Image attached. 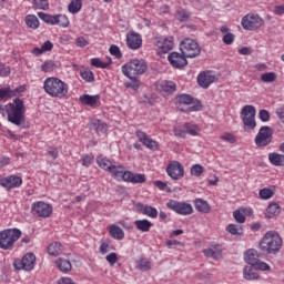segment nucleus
Here are the masks:
<instances>
[{"label":"nucleus","mask_w":284,"mask_h":284,"mask_svg":"<svg viewBox=\"0 0 284 284\" xmlns=\"http://www.w3.org/2000/svg\"><path fill=\"white\" fill-rule=\"evenodd\" d=\"M0 114H7L9 123L21 125L26 119V104L22 99L16 98L11 103L0 104Z\"/></svg>","instance_id":"obj_1"},{"label":"nucleus","mask_w":284,"mask_h":284,"mask_svg":"<svg viewBox=\"0 0 284 284\" xmlns=\"http://www.w3.org/2000/svg\"><path fill=\"white\" fill-rule=\"evenodd\" d=\"M258 247L263 254H278L281 247H283V239H281L276 231H268L260 241Z\"/></svg>","instance_id":"obj_2"},{"label":"nucleus","mask_w":284,"mask_h":284,"mask_svg":"<svg viewBox=\"0 0 284 284\" xmlns=\"http://www.w3.org/2000/svg\"><path fill=\"white\" fill-rule=\"evenodd\" d=\"M43 90L49 97H53V99H65V97H68L69 87L68 83L63 82L61 79L51 77L44 80Z\"/></svg>","instance_id":"obj_3"},{"label":"nucleus","mask_w":284,"mask_h":284,"mask_svg":"<svg viewBox=\"0 0 284 284\" xmlns=\"http://www.w3.org/2000/svg\"><path fill=\"white\" fill-rule=\"evenodd\" d=\"M122 72L128 79H136L148 72V62L143 59H133L122 67Z\"/></svg>","instance_id":"obj_4"},{"label":"nucleus","mask_w":284,"mask_h":284,"mask_svg":"<svg viewBox=\"0 0 284 284\" xmlns=\"http://www.w3.org/2000/svg\"><path fill=\"white\" fill-rule=\"evenodd\" d=\"M21 239V230L19 229H6L0 232V248L13 250L17 240Z\"/></svg>","instance_id":"obj_5"},{"label":"nucleus","mask_w":284,"mask_h":284,"mask_svg":"<svg viewBox=\"0 0 284 284\" xmlns=\"http://www.w3.org/2000/svg\"><path fill=\"white\" fill-rule=\"evenodd\" d=\"M180 50L187 59H194V57H199L201 54V47H199V42L191 38H185L180 43Z\"/></svg>","instance_id":"obj_6"},{"label":"nucleus","mask_w":284,"mask_h":284,"mask_svg":"<svg viewBox=\"0 0 284 284\" xmlns=\"http://www.w3.org/2000/svg\"><path fill=\"white\" fill-rule=\"evenodd\" d=\"M244 130H254L256 128V108L254 105H245L241 112Z\"/></svg>","instance_id":"obj_7"},{"label":"nucleus","mask_w":284,"mask_h":284,"mask_svg":"<svg viewBox=\"0 0 284 284\" xmlns=\"http://www.w3.org/2000/svg\"><path fill=\"white\" fill-rule=\"evenodd\" d=\"M263 23V18L258 14H246L242 18V28L244 30H258Z\"/></svg>","instance_id":"obj_8"},{"label":"nucleus","mask_w":284,"mask_h":284,"mask_svg":"<svg viewBox=\"0 0 284 284\" xmlns=\"http://www.w3.org/2000/svg\"><path fill=\"white\" fill-rule=\"evenodd\" d=\"M31 212L33 216H39L40 219H48L52 214V205L45 202H34L31 206Z\"/></svg>","instance_id":"obj_9"},{"label":"nucleus","mask_w":284,"mask_h":284,"mask_svg":"<svg viewBox=\"0 0 284 284\" xmlns=\"http://www.w3.org/2000/svg\"><path fill=\"white\" fill-rule=\"evenodd\" d=\"M272 129L270 126H262L255 136V145L257 148H265L272 143Z\"/></svg>","instance_id":"obj_10"},{"label":"nucleus","mask_w":284,"mask_h":284,"mask_svg":"<svg viewBox=\"0 0 284 284\" xmlns=\"http://www.w3.org/2000/svg\"><path fill=\"white\" fill-rule=\"evenodd\" d=\"M34 263H37V256L33 253H27L21 261H16L13 265L16 270L32 272L34 270Z\"/></svg>","instance_id":"obj_11"},{"label":"nucleus","mask_w":284,"mask_h":284,"mask_svg":"<svg viewBox=\"0 0 284 284\" xmlns=\"http://www.w3.org/2000/svg\"><path fill=\"white\" fill-rule=\"evenodd\" d=\"M166 207L169 210H173V212H176V214H181L182 216H189L194 212V209L189 203L185 202H176V201H170L166 203Z\"/></svg>","instance_id":"obj_12"},{"label":"nucleus","mask_w":284,"mask_h":284,"mask_svg":"<svg viewBox=\"0 0 284 284\" xmlns=\"http://www.w3.org/2000/svg\"><path fill=\"white\" fill-rule=\"evenodd\" d=\"M166 174L171 179H173V181H179V179H183L185 174V169L183 168V164H181L179 161H173L168 164Z\"/></svg>","instance_id":"obj_13"},{"label":"nucleus","mask_w":284,"mask_h":284,"mask_svg":"<svg viewBox=\"0 0 284 284\" xmlns=\"http://www.w3.org/2000/svg\"><path fill=\"white\" fill-rule=\"evenodd\" d=\"M155 44L163 54H168L174 48V38L159 37L155 38Z\"/></svg>","instance_id":"obj_14"},{"label":"nucleus","mask_w":284,"mask_h":284,"mask_svg":"<svg viewBox=\"0 0 284 284\" xmlns=\"http://www.w3.org/2000/svg\"><path fill=\"white\" fill-rule=\"evenodd\" d=\"M168 60L173 68L181 69L187 65V57H185L183 53L172 52L169 54Z\"/></svg>","instance_id":"obj_15"},{"label":"nucleus","mask_w":284,"mask_h":284,"mask_svg":"<svg viewBox=\"0 0 284 284\" xmlns=\"http://www.w3.org/2000/svg\"><path fill=\"white\" fill-rule=\"evenodd\" d=\"M216 81V75L212 71H204L197 75V83L201 88L207 89Z\"/></svg>","instance_id":"obj_16"},{"label":"nucleus","mask_w":284,"mask_h":284,"mask_svg":"<svg viewBox=\"0 0 284 284\" xmlns=\"http://www.w3.org/2000/svg\"><path fill=\"white\" fill-rule=\"evenodd\" d=\"M136 138L139 139V141L141 143H143V145H145V148H148L149 150H153L156 151L159 150V142L152 140L150 138V135H146L145 132L143 131H136Z\"/></svg>","instance_id":"obj_17"},{"label":"nucleus","mask_w":284,"mask_h":284,"mask_svg":"<svg viewBox=\"0 0 284 284\" xmlns=\"http://www.w3.org/2000/svg\"><path fill=\"white\" fill-rule=\"evenodd\" d=\"M126 45L131 50H139L141 45H143V39L141 38V34L132 31L126 36Z\"/></svg>","instance_id":"obj_18"},{"label":"nucleus","mask_w":284,"mask_h":284,"mask_svg":"<svg viewBox=\"0 0 284 284\" xmlns=\"http://www.w3.org/2000/svg\"><path fill=\"white\" fill-rule=\"evenodd\" d=\"M23 180L20 176L11 175L0 180V185L2 187H7L8 190H12V187H21Z\"/></svg>","instance_id":"obj_19"},{"label":"nucleus","mask_w":284,"mask_h":284,"mask_svg":"<svg viewBox=\"0 0 284 284\" xmlns=\"http://www.w3.org/2000/svg\"><path fill=\"white\" fill-rule=\"evenodd\" d=\"M106 172H110L111 176H113V179H116L118 181H120V179H122V181H125V168H123V165L121 164H111V166L109 168V170Z\"/></svg>","instance_id":"obj_20"},{"label":"nucleus","mask_w":284,"mask_h":284,"mask_svg":"<svg viewBox=\"0 0 284 284\" xmlns=\"http://www.w3.org/2000/svg\"><path fill=\"white\" fill-rule=\"evenodd\" d=\"M258 258H261V253L254 248H250L244 253V261L247 265L256 266Z\"/></svg>","instance_id":"obj_21"},{"label":"nucleus","mask_w":284,"mask_h":284,"mask_svg":"<svg viewBox=\"0 0 284 284\" xmlns=\"http://www.w3.org/2000/svg\"><path fill=\"white\" fill-rule=\"evenodd\" d=\"M124 181H126V183H145L146 178H145V174H141V173L134 174L131 171H125Z\"/></svg>","instance_id":"obj_22"},{"label":"nucleus","mask_w":284,"mask_h":284,"mask_svg":"<svg viewBox=\"0 0 284 284\" xmlns=\"http://www.w3.org/2000/svg\"><path fill=\"white\" fill-rule=\"evenodd\" d=\"M101 101V95H90V94H83L80 97V103L82 105H90V108H95V105Z\"/></svg>","instance_id":"obj_23"},{"label":"nucleus","mask_w":284,"mask_h":284,"mask_svg":"<svg viewBox=\"0 0 284 284\" xmlns=\"http://www.w3.org/2000/svg\"><path fill=\"white\" fill-rule=\"evenodd\" d=\"M138 212H142L145 216H150L151 219H156L159 216V211L154 206H148L142 203H138L136 205Z\"/></svg>","instance_id":"obj_24"},{"label":"nucleus","mask_w":284,"mask_h":284,"mask_svg":"<svg viewBox=\"0 0 284 284\" xmlns=\"http://www.w3.org/2000/svg\"><path fill=\"white\" fill-rule=\"evenodd\" d=\"M243 276L246 281H256V278H258V271L256 270V266H244Z\"/></svg>","instance_id":"obj_25"},{"label":"nucleus","mask_w":284,"mask_h":284,"mask_svg":"<svg viewBox=\"0 0 284 284\" xmlns=\"http://www.w3.org/2000/svg\"><path fill=\"white\" fill-rule=\"evenodd\" d=\"M39 19L44 21V23H49V26H58L59 23V14L52 16L43 12L38 13Z\"/></svg>","instance_id":"obj_26"},{"label":"nucleus","mask_w":284,"mask_h":284,"mask_svg":"<svg viewBox=\"0 0 284 284\" xmlns=\"http://www.w3.org/2000/svg\"><path fill=\"white\" fill-rule=\"evenodd\" d=\"M110 235L112 236V239H115V241H123V239L125 237L123 229H121V226H116L115 224H112L110 226Z\"/></svg>","instance_id":"obj_27"},{"label":"nucleus","mask_w":284,"mask_h":284,"mask_svg":"<svg viewBox=\"0 0 284 284\" xmlns=\"http://www.w3.org/2000/svg\"><path fill=\"white\" fill-rule=\"evenodd\" d=\"M175 103L178 108H181V105H192V103H194V98L190 94H180L176 97Z\"/></svg>","instance_id":"obj_28"},{"label":"nucleus","mask_w":284,"mask_h":284,"mask_svg":"<svg viewBox=\"0 0 284 284\" xmlns=\"http://www.w3.org/2000/svg\"><path fill=\"white\" fill-rule=\"evenodd\" d=\"M194 204H195V210H197V212H202L203 214H210L211 207L207 201L203 199H196Z\"/></svg>","instance_id":"obj_29"},{"label":"nucleus","mask_w":284,"mask_h":284,"mask_svg":"<svg viewBox=\"0 0 284 284\" xmlns=\"http://www.w3.org/2000/svg\"><path fill=\"white\" fill-rule=\"evenodd\" d=\"M134 225L139 232H150L152 229V222L149 220H136L134 221Z\"/></svg>","instance_id":"obj_30"},{"label":"nucleus","mask_w":284,"mask_h":284,"mask_svg":"<svg viewBox=\"0 0 284 284\" xmlns=\"http://www.w3.org/2000/svg\"><path fill=\"white\" fill-rule=\"evenodd\" d=\"M278 214H281V206L277 203H271L266 209L267 219L278 216Z\"/></svg>","instance_id":"obj_31"},{"label":"nucleus","mask_w":284,"mask_h":284,"mask_svg":"<svg viewBox=\"0 0 284 284\" xmlns=\"http://www.w3.org/2000/svg\"><path fill=\"white\" fill-rule=\"evenodd\" d=\"M160 88L162 92H166V94H172V92H176V84L172 81H162L160 83Z\"/></svg>","instance_id":"obj_32"},{"label":"nucleus","mask_w":284,"mask_h":284,"mask_svg":"<svg viewBox=\"0 0 284 284\" xmlns=\"http://www.w3.org/2000/svg\"><path fill=\"white\" fill-rule=\"evenodd\" d=\"M268 161L272 163V165L282 166L284 165V155L280 153H270Z\"/></svg>","instance_id":"obj_33"},{"label":"nucleus","mask_w":284,"mask_h":284,"mask_svg":"<svg viewBox=\"0 0 284 284\" xmlns=\"http://www.w3.org/2000/svg\"><path fill=\"white\" fill-rule=\"evenodd\" d=\"M55 265L58 268H60V272H70V270H72V264L70 263V261L65 260V258H58L55 261Z\"/></svg>","instance_id":"obj_34"},{"label":"nucleus","mask_w":284,"mask_h":284,"mask_svg":"<svg viewBox=\"0 0 284 284\" xmlns=\"http://www.w3.org/2000/svg\"><path fill=\"white\" fill-rule=\"evenodd\" d=\"M91 125L98 134H105V132H108V124H105L101 120L93 121Z\"/></svg>","instance_id":"obj_35"},{"label":"nucleus","mask_w":284,"mask_h":284,"mask_svg":"<svg viewBox=\"0 0 284 284\" xmlns=\"http://www.w3.org/2000/svg\"><path fill=\"white\" fill-rule=\"evenodd\" d=\"M61 252H63V248L59 242H53L48 246V253L51 256H59Z\"/></svg>","instance_id":"obj_36"},{"label":"nucleus","mask_w":284,"mask_h":284,"mask_svg":"<svg viewBox=\"0 0 284 284\" xmlns=\"http://www.w3.org/2000/svg\"><path fill=\"white\" fill-rule=\"evenodd\" d=\"M274 190H275L274 186L264 187L260 190V199H262L263 201H268V199H272V196H274L275 194Z\"/></svg>","instance_id":"obj_37"},{"label":"nucleus","mask_w":284,"mask_h":284,"mask_svg":"<svg viewBox=\"0 0 284 284\" xmlns=\"http://www.w3.org/2000/svg\"><path fill=\"white\" fill-rule=\"evenodd\" d=\"M82 8L83 2H81V0H72L68 7L69 12H71V14H77L78 12H81Z\"/></svg>","instance_id":"obj_38"},{"label":"nucleus","mask_w":284,"mask_h":284,"mask_svg":"<svg viewBox=\"0 0 284 284\" xmlns=\"http://www.w3.org/2000/svg\"><path fill=\"white\" fill-rule=\"evenodd\" d=\"M97 163L99 168H101V170H105V172H108L109 168L112 166V162L103 155L97 158Z\"/></svg>","instance_id":"obj_39"},{"label":"nucleus","mask_w":284,"mask_h":284,"mask_svg":"<svg viewBox=\"0 0 284 284\" xmlns=\"http://www.w3.org/2000/svg\"><path fill=\"white\" fill-rule=\"evenodd\" d=\"M186 134H190L191 136H199V132H201V129H199V125L185 123L183 125Z\"/></svg>","instance_id":"obj_40"},{"label":"nucleus","mask_w":284,"mask_h":284,"mask_svg":"<svg viewBox=\"0 0 284 284\" xmlns=\"http://www.w3.org/2000/svg\"><path fill=\"white\" fill-rule=\"evenodd\" d=\"M24 21L28 28H32L33 30L39 28V18H37V16H27Z\"/></svg>","instance_id":"obj_41"},{"label":"nucleus","mask_w":284,"mask_h":284,"mask_svg":"<svg viewBox=\"0 0 284 284\" xmlns=\"http://www.w3.org/2000/svg\"><path fill=\"white\" fill-rule=\"evenodd\" d=\"M136 263V270H140L141 272H150V270H152V264L150 263V261L142 258L139 260Z\"/></svg>","instance_id":"obj_42"},{"label":"nucleus","mask_w":284,"mask_h":284,"mask_svg":"<svg viewBox=\"0 0 284 284\" xmlns=\"http://www.w3.org/2000/svg\"><path fill=\"white\" fill-rule=\"evenodd\" d=\"M226 232L232 234L233 236H241L243 234V229L236 224H229L226 226Z\"/></svg>","instance_id":"obj_43"},{"label":"nucleus","mask_w":284,"mask_h":284,"mask_svg":"<svg viewBox=\"0 0 284 284\" xmlns=\"http://www.w3.org/2000/svg\"><path fill=\"white\" fill-rule=\"evenodd\" d=\"M203 254L209 258H213L214 261H219L222 258V254L220 251H214L213 248H206L203 251Z\"/></svg>","instance_id":"obj_44"},{"label":"nucleus","mask_w":284,"mask_h":284,"mask_svg":"<svg viewBox=\"0 0 284 284\" xmlns=\"http://www.w3.org/2000/svg\"><path fill=\"white\" fill-rule=\"evenodd\" d=\"M57 68H59V67H58L57 63H54V61H52V60H48V61H45V62L41 65L42 72H54V70H57Z\"/></svg>","instance_id":"obj_45"},{"label":"nucleus","mask_w":284,"mask_h":284,"mask_svg":"<svg viewBox=\"0 0 284 284\" xmlns=\"http://www.w3.org/2000/svg\"><path fill=\"white\" fill-rule=\"evenodd\" d=\"M80 75L88 83H92L94 81V73L89 69L81 70Z\"/></svg>","instance_id":"obj_46"},{"label":"nucleus","mask_w":284,"mask_h":284,"mask_svg":"<svg viewBox=\"0 0 284 284\" xmlns=\"http://www.w3.org/2000/svg\"><path fill=\"white\" fill-rule=\"evenodd\" d=\"M262 83H274L276 81V73L268 72L261 75Z\"/></svg>","instance_id":"obj_47"},{"label":"nucleus","mask_w":284,"mask_h":284,"mask_svg":"<svg viewBox=\"0 0 284 284\" xmlns=\"http://www.w3.org/2000/svg\"><path fill=\"white\" fill-rule=\"evenodd\" d=\"M33 4L37 10L50 9V3H48V0H33Z\"/></svg>","instance_id":"obj_48"},{"label":"nucleus","mask_w":284,"mask_h":284,"mask_svg":"<svg viewBox=\"0 0 284 284\" xmlns=\"http://www.w3.org/2000/svg\"><path fill=\"white\" fill-rule=\"evenodd\" d=\"M203 172H205V168H203V165H201V164H194L193 166H191V175L192 176H201V174H203Z\"/></svg>","instance_id":"obj_49"},{"label":"nucleus","mask_w":284,"mask_h":284,"mask_svg":"<svg viewBox=\"0 0 284 284\" xmlns=\"http://www.w3.org/2000/svg\"><path fill=\"white\" fill-rule=\"evenodd\" d=\"M91 65H93L94 68H102V69H105V68H108V67L110 65V63L103 62V61H101V59H99V58H93V59L91 60Z\"/></svg>","instance_id":"obj_50"},{"label":"nucleus","mask_w":284,"mask_h":284,"mask_svg":"<svg viewBox=\"0 0 284 284\" xmlns=\"http://www.w3.org/2000/svg\"><path fill=\"white\" fill-rule=\"evenodd\" d=\"M58 26H60V28H68V26H70V20L67 16L58 14Z\"/></svg>","instance_id":"obj_51"},{"label":"nucleus","mask_w":284,"mask_h":284,"mask_svg":"<svg viewBox=\"0 0 284 284\" xmlns=\"http://www.w3.org/2000/svg\"><path fill=\"white\" fill-rule=\"evenodd\" d=\"M233 216H234L236 223H245V215L243 214V211H241V209L234 211Z\"/></svg>","instance_id":"obj_52"},{"label":"nucleus","mask_w":284,"mask_h":284,"mask_svg":"<svg viewBox=\"0 0 284 284\" xmlns=\"http://www.w3.org/2000/svg\"><path fill=\"white\" fill-rule=\"evenodd\" d=\"M11 91L10 87L1 88L0 89V101H3L6 99H10Z\"/></svg>","instance_id":"obj_53"},{"label":"nucleus","mask_w":284,"mask_h":284,"mask_svg":"<svg viewBox=\"0 0 284 284\" xmlns=\"http://www.w3.org/2000/svg\"><path fill=\"white\" fill-rule=\"evenodd\" d=\"M234 33H225L224 37L222 38V41L223 43H225V45H232L234 43Z\"/></svg>","instance_id":"obj_54"},{"label":"nucleus","mask_w":284,"mask_h":284,"mask_svg":"<svg viewBox=\"0 0 284 284\" xmlns=\"http://www.w3.org/2000/svg\"><path fill=\"white\" fill-rule=\"evenodd\" d=\"M105 261H108L112 267L116 264V261H119V255H116V253H110L105 256Z\"/></svg>","instance_id":"obj_55"},{"label":"nucleus","mask_w":284,"mask_h":284,"mask_svg":"<svg viewBox=\"0 0 284 284\" xmlns=\"http://www.w3.org/2000/svg\"><path fill=\"white\" fill-rule=\"evenodd\" d=\"M255 268L261 270L262 272H270L271 270L270 264L262 262L261 260L255 264Z\"/></svg>","instance_id":"obj_56"},{"label":"nucleus","mask_w":284,"mask_h":284,"mask_svg":"<svg viewBox=\"0 0 284 284\" xmlns=\"http://www.w3.org/2000/svg\"><path fill=\"white\" fill-rule=\"evenodd\" d=\"M82 165H84V168H90V165H92V163L94 162V156L87 154L82 158Z\"/></svg>","instance_id":"obj_57"},{"label":"nucleus","mask_w":284,"mask_h":284,"mask_svg":"<svg viewBox=\"0 0 284 284\" xmlns=\"http://www.w3.org/2000/svg\"><path fill=\"white\" fill-rule=\"evenodd\" d=\"M11 95L10 99H12L13 97H18V94H23V92H26V85H20L16 89H10Z\"/></svg>","instance_id":"obj_58"},{"label":"nucleus","mask_w":284,"mask_h":284,"mask_svg":"<svg viewBox=\"0 0 284 284\" xmlns=\"http://www.w3.org/2000/svg\"><path fill=\"white\" fill-rule=\"evenodd\" d=\"M109 52L112 54V57H116V59H121L122 57L121 49H119L115 44L110 47Z\"/></svg>","instance_id":"obj_59"},{"label":"nucleus","mask_w":284,"mask_h":284,"mask_svg":"<svg viewBox=\"0 0 284 284\" xmlns=\"http://www.w3.org/2000/svg\"><path fill=\"white\" fill-rule=\"evenodd\" d=\"M75 45L78 48H85V45H90V42L85 39V37H79L75 39Z\"/></svg>","instance_id":"obj_60"},{"label":"nucleus","mask_w":284,"mask_h":284,"mask_svg":"<svg viewBox=\"0 0 284 284\" xmlns=\"http://www.w3.org/2000/svg\"><path fill=\"white\" fill-rule=\"evenodd\" d=\"M173 133L174 136H176L178 139H185V136L187 135L186 131L182 128H174Z\"/></svg>","instance_id":"obj_61"},{"label":"nucleus","mask_w":284,"mask_h":284,"mask_svg":"<svg viewBox=\"0 0 284 284\" xmlns=\"http://www.w3.org/2000/svg\"><path fill=\"white\" fill-rule=\"evenodd\" d=\"M258 116L263 123H267L270 121V111L262 109L260 110Z\"/></svg>","instance_id":"obj_62"},{"label":"nucleus","mask_w":284,"mask_h":284,"mask_svg":"<svg viewBox=\"0 0 284 284\" xmlns=\"http://www.w3.org/2000/svg\"><path fill=\"white\" fill-rule=\"evenodd\" d=\"M110 250H112V247H110V242H102L99 252L100 254H108Z\"/></svg>","instance_id":"obj_63"},{"label":"nucleus","mask_w":284,"mask_h":284,"mask_svg":"<svg viewBox=\"0 0 284 284\" xmlns=\"http://www.w3.org/2000/svg\"><path fill=\"white\" fill-rule=\"evenodd\" d=\"M10 74V67L0 62V77H9Z\"/></svg>","instance_id":"obj_64"}]
</instances>
